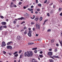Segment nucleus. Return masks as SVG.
Listing matches in <instances>:
<instances>
[{
	"instance_id": "obj_1",
	"label": "nucleus",
	"mask_w": 62,
	"mask_h": 62,
	"mask_svg": "<svg viewBox=\"0 0 62 62\" xmlns=\"http://www.w3.org/2000/svg\"><path fill=\"white\" fill-rule=\"evenodd\" d=\"M33 55V53H32V51H31L29 52L28 51H27L26 52H25L24 53V55L25 57H30V56H32Z\"/></svg>"
},
{
	"instance_id": "obj_2",
	"label": "nucleus",
	"mask_w": 62,
	"mask_h": 62,
	"mask_svg": "<svg viewBox=\"0 0 62 62\" xmlns=\"http://www.w3.org/2000/svg\"><path fill=\"white\" fill-rule=\"evenodd\" d=\"M50 58H52V59H54V57L57 58H59V57L58 56H56L54 55L53 56V57L50 56Z\"/></svg>"
},
{
	"instance_id": "obj_3",
	"label": "nucleus",
	"mask_w": 62,
	"mask_h": 62,
	"mask_svg": "<svg viewBox=\"0 0 62 62\" xmlns=\"http://www.w3.org/2000/svg\"><path fill=\"white\" fill-rule=\"evenodd\" d=\"M48 54L50 56H52V55L53 54V52H49L48 53Z\"/></svg>"
},
{
	"instance_id": "obj_4",
	"label": "nucleus",
	"mask_w": 62,
	"mask_h": 62,
	"mask_svg": "<svg viewBox=\"0 0 62 62\" xmlns=\"http://www.w3.org/2000/svg\"><path fill=\"white\" fill-rule=\"evenodd\" d=\"M2 44L3 46H5L6 45V44L5 43V42L4 41H3L2 42Z\"/></svg>"
},
{
	"instance_id": "obj_5",
	"label": "nucleus",
	"mask_w": 62,
	"mask_h": 62,
	"mask_svg": "<svg viewBox=\"0 0 62 62\" xmlns=\"http://www.w3.org/2000/svg\"><path fill=\"white\" fill-rule=\"evenodd\" d=\"M14 4H13V3L12 2L11 3V5H10V6L11 8L12 7H13V5Z\"/></svg>"
},
{
	"instance_id": "obj_6",
	"label": "nucleus",
	"mask_w": 62,
	"mask_h": 62,
	"mask_svg": "<svg viewBox=\"0 0 62 62\" xmlns=\"http://www.w3.org/2000/svg\"><path fill=\"white\" fill-rule=\"evenodd\" d=\"M6 23H7L5 22H2L1 23V24L2 25H6Z\"/></svg>"
},
{
	"instance_id": "obj_7",
	"label": "nucleus",
	"mask_w": 62,
	"mask_h": 62,
	"mask_svg": "<svg viewBox=\"0 0 62 62\" xmlns=\"http://www.w3.org/2000/svg\"><path fill=\"white\" fill-rule=\"evenodd\" d=\"M4 29V27H3V26H1V27H0V30H2Z\"/></svg>"
},
{
	"instance_id": "obj_8",
	"label": "nucleus",
	"mask_w": 62,
	"mask_h": 62,
	"mask_svg": "<svg viewBox=\"0 0 62 62\" xmlns=\"http://www.w3.org/2000/svg\"><path fill=\"white\" fill-rule=\"evenodd\" d=\"M21 38H20V36H18L17 37V39L19 40H20Z\"/></svg>"
},
{
	"instance_id": "obj_9",
	"label": "nucleus",
	"mask_w": 62,
	"mask_h": 62,
	"mask_svg": "<svg viewBox=\"0 0 62 62\" xmlns=\"http://www.w3.org/2000/svg\"><path fill=\"white\" fill-rule=\"evenodd\" d=\"M11 43H12V42L10 41L7 44V45H10Z\"/></svg>"
},
{
	"instance_id": "obj_10",
	"label": "nucleus",
	"mask_w": 62,
	"mask_h": 62,
	"mask_svg": "<svg viewBox=\"0 0 62 62\" xmlns=\"http://www.w3.org/2000/svg\"><path fill=\"white\" fill-rule=\"evenodd\" d=\"M34 43L33 42L29 43H28V45H32V44H34Z\"/></svg>"
},
{
	"instance_id": "obj_11",
	"label": "nucleus",
	"mask_w": 62,
	"mask_h": 62,
	"mask_svg": "<svg viewBox=\"0 0 62 62\" xmlns=\"http://www.w3.org/2000/svg\"><path fill=\"white\" fill-rule=\"evenodd\" d=\"M24 19V18L23 17H21L20 18H18V20H22L23 19Z\"/></svg>"
},
{
	"instance_id": "obj_12",
	"label": "nucleus",
	"mask_w": 62,
	"mask_h": 62,
	"mask_svg": "<svg viewBox=\"0 0 62 62\" xmlns=\"http://www.w3.org/2000/svg\"><path fill=\"white\" fill-rule=\"evenodd\" d=\"M28 35L29 37H31V33H28Z\"/></svg>"
},
{
	"instance_id": "obj_13",
	"label": "nucleus",
	"mask_w": 62,
	"mask_h": 62,
	"mask_svg": "<svg viewBox=\"0 0 62 62\" xmlns=\"http://www.w3.org/2000/svg\"><path fill=\"white\" fill-rule=\"evenodd\" d=\"M54 41V39H52L51 41V43H53Z\"/></svg>"
},
{
	"instance_id": "obj_14",
	"label": "nucleus",
	"mask_w": 62,
	"mask_h": 62,
	"mask_svg": "<svg viewBox=\"0 0 62 62\" xmlns=\"http://www.w3.org/2000/svg\"><path fill=\"white\" fill-rule=\"evenodd\" d=\"M39 56L40 57V58H42V57H43V55H42V54L39 55Z\"/></svg>"
},
{
	"instance_id": "obj_15",
	"label": "nucleus",
	"mask_w": 62,
	"mask_h": 62,
	"mask_svg": "<svg viewBox=\"0 0 62 62\" xmlns=\"http://www.w3.org/2000/svg\"><path fill=\"white\" fill-rule=\"evenodd\" d=\"M18 54V52L17 51L15 52L13 54L14 55H15V54Z\"/></svg>"
},
{
	"instance_id": "obj_16",
	"label": "nucleus",
	"mask_w": 62,
	"mask_h": 62,
	"mask_svg": "<svg viewBox=\"0 0 62 62\" xmlns=\"http://www.w3.org/2000/svg\"><path fill=\"white\" fill-rule=\"evenodd\" d=\"M39 7H41V4H38V5Z\"/></svg>"
},
{
	"instance_id": "obj_17",
	"label": "nucleus",
	"mask_w": 62,
	"mask_h": 62,
	"mask_svg": "<svg viewBox=\"0 0 62 62\" xmlns=\"http://www.w3.org/2000/svg\"><path fill=\"white\" fill-rule=\"evenodd\" d=\"M35 21H38V20H39V18H35Z\"/></svg>"
},
{
	"instance_id": "obj_18",
	"label": "nucleus",
	"mask_w": 62,
	"mask_h": 62,
	"mask_svg": "<svg viewBox=\"0 0 62 62\" xmlns=\"http://www.w3.org/2000/svg\"><path fill=\"white\" fill-rule=\"evenodd\" d=\"M32 62H37V61L33 59L32 60Z\"/></svg>"
},
{
	"instance_id": "obj_19",
	"label": "nucleus",
	"mask_w": 62,
	"mask_h": 62,
	"mask_svg": "<svg viewBox=\"0 0 62 62\" xmlns=\"http://www.w3.org/2000/svg\"><path fill=\"white\" fill-rule=\"evenodd\" d=\"M33 18H32V17H31V19H34L35 18V15H33Z\"/></svg>"
},
{
	"instance_id": "obj_20",
	"label": "nucleus",
	"mask_w": 62,
	"mask_h": 62,
	"mask_svg": "<svg viewBox=\"0 0 62 62\" xmlns=\"http://www.w3.org/2000/svg\"><path fill=\"white\" fill-rule=\"evenodd\" d=\"M26 34H27V31L26 30L24 32V34L26 35Z\"/></svg>"
},
{
	"instance_id": "obj_21",
	"label": "nucleus",
	"mask_w": 62,
	"mask_h": 62,
	"mask_svg": "<svg viewBox=\"0 0 62 62\" xmlns=\"http://www.w3.org/2000/svg\"><path fill=\"white\" fill-rule=\"evenodd\" d=\"M49 61L50 62H54V61L52 60H49Z\"/></svg>"
},
{
	"instance_id": "obj_22",
	"label": "nucleus",
	"mask_w": 62,
	"mask_h": 62,
	"mask_svg": "<svg viewBox=\"0 0 62 62\" xmlns=\"http://www.w3.org/2000/svg\"><path fill=\"white\" fill-rule=\"evenodd\" d=\"M42 17L41 16L40 18V21H42Z\"/></svg>"
},
{
	"instance_id": "obj_23",
	"label": "nucleus",
	"mask_w": 62,
	"mask_h": 62,
	"mask_svg": "<svg viewBox=\"0 0 62 62\" xmlns=\"http://www.w3.org/2000/svg\"><path fill=\"white\" fill-rule=\"evenodd\" d=\"M13 7H14V8H16V7H17V6L15 5L14 4Z\"/></svg>"
},
{
	"instance_id": "obj_24",
	"label": "nucleus",
	"mask_w": 62,
	"mask_h": 62,
	"mask_svg": "<svg viewBox=\"0 0 62 62\" xmlns=\"http://www.w3.org/2000/svg\"><path fill=\"white\" fill-rule=\"evenodd\" d=\"M14 56L15 57H17V56H18V54H16L14 55Z\"/></svg>"
},
{
	"instance_id": "obj_25",
	"label": "nucleus",
	"mask_w": 62,
	"mask_h": 62,
	"mask_svg": "<svg viewBox=\"0 0 62 62\" xmlns=\"http://www.w3.org/2000/svg\"><path fill=\"white\" fill-rule=\"evenodd\" d=\"M29 33H30L31 34L32 33V31L31 30H30L29 31Z\"/></svg>"
},
{
	"instance_id": "obj_26",
	"label": "nucleus",
	"mask_w": 62,
	"mask_h": 62,
	"mask_svg": "<svg viewBox=\"0 0 62 62\" xmlns=\"http://www.w3.org/2000/svg\"><path fill=\"white\" fill-rule=\"evenodd\" d=\"M37 48H34L32 49V50H36V49H37Z\"/></svg>"
},
{
	"instance_id": "obj_27",
	"label": "nucleus",
	"mask_w": 62,
	"mask_h": 62,
	"mask_svg": "<svg viewBox=\"0 0 62 62\" xmlns=\"http://www.w3.org/2000/svg\"><path fill=\"white\" fill-rule=\"evenodd\" d=\"M3 28H7V26H3Z\"/></svg>"
},
{
	"instance_id": "obj_28",
	"label": "nucleus",
	"mask_w": 62,
	"mask_h": 62,
	"mask_svg": "<svg viewBox=\"0 0 62 62\" xmlns=\"http://www.w3.org/2000/svg\"><path fill=\"white\" fill-rule=\"evenodd\" d=\"M51 31V30L50 29H49L47 31V32H50V31Z\"/></svg>"
},
{
	"instance_id": "obj_29",
	"label": "nucleus",
	"mask_w": 62,
	"mask_h": 62,
	"mask_svg": "<svg viewBox=\"0 0 62 62\" xmlns=\"http://www.w3.org/2000/svg\"><path fill=\"white\" fill-rule=\"evenodd\" d=\"M9 49H10L11 50H12V46H10L9 47Z\"/></svg>"
},
{
	"instance_id": "obj_30",
	"label": "nucleus",
	"mask_w": 62,
	"mask_h": 62,
	"mask_svg": "<svg viewBox=\"0 0 62 62\" xmlns=\"http://www.w3.org/2000/svg\"><path fill=\"white\" fill-rule=\"evenodd\" d=\"M36 30V29L35 28H33V30L34 31H35V30Z\"/></svg>"
},
{
	"instance_id": "obj_31",
	"label": "nucleus",
	"mask_w": 62,
	"mask_h": 62,
	"mask_svg": "<svg viewBox=\"0 0 62 62\" xmlns=\"http://www.w3.org/2000/svg\"><path fill=\"white\" fill-rule=\"evenodd\" d=\"M10 47V46H7V49H9Z\"/></svg>"
},
{
	"instance_id": "obj_32",
	"label": "nucleus",
	"mask_w": 62,
	"mask_h": 62,
	"mask_svg": "<svg viewBox=\"0 0 62 62\" xmlns=\"http://www.w3.org/2000/svg\"><path fill=\"white\" fill-rule=\"evenodd\" d=\"M3 53L4 54H6V52H5V51H3Z\"/></svg>"
},
{
	"instance_id": "obj_33",
	"label": "nucleus",
	"mask_w": 62,
	"mask_h": 62,
	"mask_svg": "<svg viewBox=\"0 0 62 62\" xmlns=\"http://www.w3.org/2000/svg\"><path fill=\"white\" fill-rule=\"evenodd\" d=\"M36 4H38L39 2H38V0H36Z\"/></svg>"
},
{
	"instance_id": "obj_34",
	"label": "nucleus",
	"mask_w": 62,
	"mask_h": 62,
	"mask_svg": "<svg viewBox=\"0 0 62 62\" xmlns=\"http://www.w3.org/2000/svg\"><path fill=\"white\" fill-rule=\"evenodd\" d=\"M62 9V8H59V11H61V10Z\"/></svg>"
},
{
	"instance_id": "obj_35",
	"label": "nucleus",
	"mask_w": 62,
	"mask_h": 62,
	"mask_svg": "<svg viewBox=\"0 0 62 62\" xmlns=\"http://www.w3.org/2000/svg\"><path fill=\"white\" fill-rule=\"evenodd\" d=\"M31 24H33L35 23L34 22H32L31 23Z\"/></svg>"
},
{
	"instance_id": "obj_36",
	"label": "nucleus",
	"mask_w": 62,
	"mask_h": 62,
	"mask_svg": "<svg viewBox=\"0 0 62 62\" xmlns=\"http://www.w3.org/2000/svg\"><path fill=\"white\" fill-rule=\"evenodd\" d=\"M38 28L39 29H40V25H38Z\"/></svg>"
},
{
	"instance_id": "obj_37",
	"label": "nucleus",
	"mask_w": 62,
	"mask_h": 62,
	"mask_svg": "<svg viewBox=\"0 0 62 62\" xmlns=\"http://www.w3.org/2000/svg\"><path fill=\"white\" fill-rule=\"evenodd\" d=\"M54 51L55 52H57V48H56L55 49Z\"/></svg>"
},
{
	"instance_id": "obj_38",
	"label": "nucleus",
	"mask_w": 62,
	"mask_h": 62,
	"mask_svg": "<svg viewBox=\"0 0 62 62\" xmlns=\"http://www.w3.org/2000/svg\"><path fill=\"white\" fill-rule=\"evenodd\" d=\"M22 58V55H21L20 56L19 58L21 59Z\"/></svg>"
},
{
	"instance_id": "obj_39",
	"label": "nucleus",
	"mask_w": 62,
	"mask_h": 62,
	"mask_svg": "<svg viewBox=\"0 0 62 62\" xmlns=\"http://www.w3.org/2000/svg\"><path fill=\"white\" fill-rule=\"evenodd\" d=\"M25 22L24 21H23L22 23H21V24H23V23H25Z\"/></svg>"
},
{
	"instance_id": "obj_40",
	"label": "nucleus",
	"mask_w": 62,
	"mask_h": 62,
	"mask_svg": "<svg viewBox=\"0 0 62 62\" xmlns=\"http://www.w3.org/2000/svg\"><path fill=\"white\" fill-rule=\"evenodd\" d=\"M0 17L1 19H3L4 18V17L2 16H0Z\"/></svg>"
},
{
	"instance_id": "obj_41",
	"label": "nucleus",
	"mask_w": 62,
	"mask_h": 62,
	"mask_svg": "<svg viewBox=\"0 0 62 62\" xmlns=\"http://www.w3.org/2000/svg\"><path fill=\"white\" fill-rule=\"evenodd\" d=\"M22 52V50H20L19 51L18 53H21V52Z\"/></svg>"
},
{
	"instance_id": "obj_42",
	"label": "nucleus",
	"mask_w": 62,
	"mask_h": 62,
	"mask_svg": "<svg viewBox=\"0 0 62 62\" xmlns=\"http://www.w3.org/2000/svg\"><path fill=\"white\" fill-rule=\"evenodd\" d=\"M29 10L30 11H33V9H32V8H31L30 9H29Z\"/></svg>"
},
{
	"instance_id": "obj_43",
	"label": "nucleus",
	"mask_w": 62,
	"mask_h": 62,
	"mask_svg": "<svg viewBox=\"0 0 62 62\" xmlns=\"http://www.w3.org/2000/svg\"><path fill=\"white\" fill-rule=\"evenodd\" d=\"M36 28H38V24H36Z\"/></svg>"
},
{
	"instance_id": "obj_44",
	"label": "nucleus",
	"mask_w": 62,
	"mask_h": 62,
	"mask_svg": "<svg viewBox=\"0 0 62 62\" xmlns=\"http://www.w3.org/2000/svg\"><path fill=\"white\" fill-rule=\"evenodd\" d=\"M37 11H39V8L37 9Z\"/></svg>"
},
{
	"instance_id": "obj_45",
	"label": "nucleus",
	"mask_w": 62,
	"mask_h": 62,
	"mask_svg": "<svg viewBox=\"0 0 62 62\" xmlns=\"http://www.w3.org/2000/svg\"><path fill=\"white\" fill-rule=\"evenodd\" d=\"M38 52V51L37 50H35L34 51V53H37Z\"/></svg>"
},
{
	"instance_id": "obj_46",
	"label": "nucleus",
	"mask_w": 62,
	"mask_h": 62,
	"mask_svg": "<svg viewBox=\"0 0 62 62\" xmlns=\"http://www.w3.org/2000/svg\"><path fill=\"white\" fill-rule=\"evenodd\" d=\"M60 16H62V13H61L60 14Z\"/></svg>"
},
{
	"instance_id": "obj_47",
	"label": "nucleus",
	"mask_w": 62,
	"mask_h": 62,
	"mask_svg": "<svg viewBox=\"0 0 62 62\" xmlns=\"http://www.w3.org/2000/svg\"><path fill=\"white\" fill-rule=\"evenodd\" d=\"M47 15L48 16H50V15H49V13H47Z\"/></svg>"
},
{
	"instance_id": "obj_48",
	"label": "nucleus",
	"mask_w": 62,
	"mask_h": 62,
	"mask_svg": "<svg viewBox=\"0 0 62 62\" xmlns=\"http://www.w3.org/2000/svg\"><path fill=\"white\" fill-rule=\"evenodd\" d=\"M31 8H34V6H33L32 5L31 7Z\"/></svg>"
},
{
	"instance_id": "obj_49",
	"label": "nucleus",
	"mask_w": 62,
	"mask_h": 62,
	"mask_svg": "<svg viewBox=\"0 0 62 62\" xmlns=\"http://www.w3.org/2000/svg\"><path fill=\"white\" fill-rule=\"evenodd\" d=\"M47 2V0H45V1L44 2V3H46Z\"/></svg>"
},
{
	"instance_id": "obj_50",
	"label": "nucleus",
	"mask_w": 62,
	"mask_h": 62,
	"mask_svg": "<svg viewBox=\"0 0 62 62\" xmlns=\"http://www.w3.org/2000/svg\"><path fill=\"white\" fill-rule=\"evenodd\" d=\"M21 4H22V2H20L19 3V5H21Z\"/></svg>"
},
{
	"instance_id": "obj_51",
	"label": "nucleus",
	"mask_w": 62,
	"mask_h": 62,
	"mask_svg": "<svg viewBox=\"0 0 62 62\" xmlns=\"http://www.w3.org/2000/svg\"><path fill=\"white\" fill-rule=\"evenodd\" d=\"M42 53H43L42 51H41L40 52V54H42Z\"/></svg>"
},
{
	"instance_id": "obj_52",
	"label": "nucleus",
	"mask_w": 62,
	"mask_h": 62,
	"mask_svg": "<svg viewBox=\"0 0 62 62\" xmlns=\"http://www.w3.org/2000/svg\"><path fill=\"white\" fill-rule=\"evenodd\" d=\"M26 15V16H27V18H29V16H27L26 15Z\"/></svg>"
},
{
	"instance_id": "obj_53",
	"label": "nucleus",
	"mask_w": 62,
	"mask_h": 62,
	"mask_svg": "<svg viewBox=\"0 0 62 62\" xmlns=\"http://www.w3.org/2000/svg\"><path fill=\"white\" fill-rule=\"evenodd\" d=\"M47 21H48V20H45L44 22H45H45H47Z\"/></svg>"
},
{
	"instance_id": "obj_54",
	"label": "nucleus",
	"mask_w": 62,
	"mask_h": 62,
	"mask_svg": "<svg viewBox=\"0 0 62 62\" xmlns=\"http://www.w3.org/2000/svg\"><path fill=\"white\" fill-rule=\"evenodd\" d=\"M16 23V21H13V23Z\"/></svg>"
},
{
	"instance_id": "obj_55",
	"label": "nucleus",
	"mask_w": 62,
	"mask_h": 62,
	"mask_svg": "<svg viewBox=\"0 0 62 62\" xmlns=\"http://www.w3.org/2000/svg\"><path fill=\"white\" fill-rule=\"evenodd\" d=\"M24 29H26V27H24Z\"/></svg>"
},
{
	"instance_id": "obj_56",
	"label": "nucleus",
	"mask_w": 62,
	"mask_h": 62,
	"mask_svg": "<svg viewBox=\"0 0 62 62\" xmlns=\"http://www.w3.org/2000/svg\"><path fill=\"white\" fill-rule=\"evenodd\" d=\"M23 8L24 9H25L26 8V7L24 6L23 7Z\"/></svg>"
},
{
	"instance_id": "obj_57",
	"label": "nucleus",
	"mask_w": 62,
	"mask_h": 62,
	"mask_svg": "<svg viewBox=\"0 0 62 62\" xmlns=\"http://www.w3.org/2000/svg\"><path fill=\"white\" fill-rule=\"evenodd\" d=\"M6 22H8V19H6Z\"/></svg>"
},
{
	"instance_id": "obj_58",
	"label": "nucleus",
	"mask_w": 62,
	"mask_h": 62,
	"mask_svg": "<svg viewBox=\"0 0 62 62\" xmlns=\"http://www.w3.org/2000/svg\"><path fill=\"white\" fill-rule=\"evenodd\" d=\"M56 44L57 46H59V45H58V44Z\"/></svg>"
},
{
	"instance_id": "obj_59",
	"label": "nucleus",
	"mask_w": 62,
	"mask_h": 62,
	"mask_svg": "<svg viewBox=\"0 0 62 62\" xmlns=\"http://www.w3.org/2000/svg\"><path fill=\"white\" fill-rule=\"evenodd\" d=\"M38 36H39V35L38 34H36V37H38Z\"/></svg>"
},
{
	"instance_id": "obj_60",
	"label": "nucleus",
	"mask_w": 62,
	"mask_h": 62,
	"mask_svg": "<svg viewBox=\"0 0 62 62\" xmlns=\"http://www.w3.org/2000/svg\"><path fill=\"white\" fill-rule=\"evenodd\" d=\"M28 29L30 31L31 30V28H29Z\"/></svg>"
},
{
	"instance_id": "obj_61",
	"label": "nucleus",
	"mask_w": 62,
	"mask_h": 62,
	"mask_svg": "<svg viewBox=\"0 0 62 62\" xmlns=\"http://www.w3.org/2000/svg\"><path fill=\"white\" fill-rule=\"evenodd\" d=\"M38 13V12H37V11H36L35 12V13L36 14H37Z\"/></svg>"
},
{
	"instance_id": "obj_62",
	"label": "nucleus",
	"mask_w": 62,
	"mask_h": 62,
	"mask_svg": "<svg viewBox=\"0 0 62 62\" xmlns=\"http://www.w3.org/2000/svg\"><path fill=\"white\" fill-rule=\"evenodd\" d=\"M52 50V49H49V51H51Z\"/></svg>"
},
{
	"instance_id": "obj_63",
	"label": "nucleus",
	"mask_w": 62,
	"mask_h": 62,
	"mask_svg": "<svg viewBox=\"0 0 62 62\" xmlns=\"http://www.w3.org/2000/svg\"><path fill=\"white\" fill-rule=\"evenodd\" d=\"M7 33H8V32H7V31L5 32V33H4L5 34H7Z\"/></svg>"
},
{
	"instance_id": "obj_64",
	"label": "nucleus",
	"mask_w": 62,
	"mask_h": 62,
	"mask_svg": "<svg viewBox=\"0 0 62 62\" xmlns=\"http://www.w3.org/2000/svg\"><path fill=\"white\" fill-rule=\"evenodd\" d=\"M8 54L10 55H11V53H8Z\"/></svg>"
}]
</instances>
